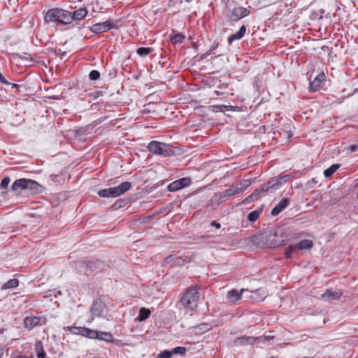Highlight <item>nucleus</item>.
Returning a JSON list of instances; mask_svg holds the SVG:
<instances>
[{
	"label": "nucleus",
	"instance_id": "nucleus-1",
	"mask_svg": "<svg viewBox=\"0 0 358 358\" xmlns=\"http://www.w3.org/2000/svg\"><path fill=\"white\" fill-rule=\"evenodd\" d=\"M45 22H59L63 24H69L72 22L71 13L58 8L50 9L44 17Z\"/></svg>",
	"mask_w": 358,
	"mask_h": 358
},
{
	"label": "nucleus",
	"instance_id": "nucleus-2",
	"mask_svg": "<svg viewBox=\"0 0 358 358\" xmlns=\"http://www.w3.org/2000/svg\"><path fill=\"white\" fill-rule=\"evenodd\" d=\"M199 299L198 289L195 287H191L183 294L181 303L187 309L194 310L197 307Z\"/></svg>",
	"mask_w": 358,
	"mask_h": 358
},
{
	"label": "nucleus",
	"instance_id": "nucleus-3",
	"mask_svg": "<svg viewBox=\"0 0 358 358\" xmlns=\"http://www.w3.org/2000/svg\"><path fill=\"white\" fill-rule=\"evenodd\" d=\"M131 187L130 182H124L117 187L99 190L98 195L103 198L117 197L129 190Z\"/></svg>",
	"mask_w": 358,
	"mask_h": 358
},
{
	"label": "nucleus",
	"instance_id": "nucleus-4",
	"mask_svg": "<svg viewBox=\"0 0 358 358\" xmlns=\"http://www.w3.org/2000/svg\"><path fill=\"white\" fill-rule=\"evenodd\" d=\"M241 192H243L242 186L238 187L232 185L229 189L222 192L215 194L210 201L211 202L212 204H216L217 206H218L221 203L227 201L229 197Z\"/></svg>",
	"mask_w": 358,
	"mask_h": 358
},
{
	"label": "nucleus",
	"instance_id": "nucleus-5",
	"mask_svg": "<svg viewBox=\"0 0 358 358\" xmlns=\"http://www.w3.org/2000/svg\"><path fill=\"white\" fill-rule=\"evenodd\" d=\"M148 149L152 154L162 156H168L172 153L170 145L156 141H151L148 145Z\"/></svg>",
	"mask_w": 358,
	"mask_h": 358
},
{
	"label": "nucleus",
	"instance_id": "nucleus-6",
	"mask_svg": "<svg viewBox=\"0 0 358 358\" xmlns=\"http://www.w3.org/2000/svg\"><path fill=\"white\" fill-rule=\"evenodd\" d=\"M250 13V10L245 7L236 6L234 8L231 13L228 14V17L231 22H236L248 15Z\"/></svg>",
	"mask_w": 358,
	"mask_h": 358
},
{
	"label": "nucleus",
	"instance_id": "nucleus-7",
	"mask_svg": "<svg viewBox=\"0 0 358 358\" xmlns=\"http://www.w3.org/2000/svg\"><path fill=\"white\" fill-rule=\"evenodd\" d=\"M101 264L100 262H80L76 264V269L80 274L89 275L95 271L96 264L100 265Z\"/></svg>",
	"mask_w": 358,
	"mask_h": 358
},
{
	"label": "nucleus",
	"instance_id": "nucleus-8",
	"mask_svg": "<svg viewBox=\"0 0 358 358\" xmlns=\"http://www.w3.org/2000/svg\"><path fill=\"white\" fill-rule=\"evenodd\" d=\"M268 191L266 184L261 185L259 188L256 189L250 195L247 196L244 200L242 201V204H248L252 201L257 200L263 194Z\"/></svg>",
	"mask_w": 358,
	"mask_h": 358
},
{
	"label": "nucleus",
	"instance_id": "nucleus-9",
	"mask_svg": "<svg viewBox=\"0 0 358 358\" xmlns=\"http://www.w3.org/2000/svg\"><path fill=\"white\" fill-rule=\"evenodd\" d=\"M115 27V24L112 20H106L103 22L94 24L91 27L90 30L94 34H101Z\"/></svg>",
	"mask_w": 358,
	"mask_h": 358
},
{
	"label": "nucleus",
	"instance_id": "nucleus-10",
	"mask_svg": "<svg viewBox=\"0 0 358 358\" xmlns=\"http://www.w3.org/2000/svg\"><path fill=\"white\" fill-rule=\"evenodd\" d=\"M190 183L191 179L189 178H182L171 182L168 186V189L170 192H176L183 187H187Z\"/></svg>",
	"mask_w": 358,
	"mask_h": 358
},
{
	"label": "nucleus",
	"instance_id": "nucleus-11",
	"mask_svg": "<svg viewBox=\"0 0 358 358\" xmlns=\"http://www.w3.org/2000/svg\"><path fill=\"white\" fill-rule=\"evenodd\" d=\"M73 333L80 334L89 338H99V331L92 330L86 327H73Z\"/></svg>",
	"mask_w": 358,
	"mask_h": 358
},
{
	"label": "nucleus",
	"instance_id": "nucleus-12",
	"mask_svg": "<svg viewBox=\"0 0 358 358\" xmlns=\"http://www.w3.org/2000/svg\"><path fill=\"white\" fill-rule=\"evenodd\" d=\"M289 179V175H285L280 178H274L267 183H265L268 190L272 189L273 190L278 189L280 187H281L283 184L287 182Z\"/></svg>",
	"mask_w": 358,
	"mask_h": 358
},
{
	"label": "nucleus",
	"instance_id": "nucleus-13",
	"mask_svg": "<svg viewBox=\"0 0 358 358\" xmlns=\"http://www.w3.org/2000/svg\"><path fill=\"white\" fill-rule=\"evenodd\" d=\"M326 80V76L324 73H320L310 83L309 89L312 91L318 90Z\"/></svg>",
	"mask_w": 358,
	"mask_h": 358
},
{
	"label": "nucleus",
	"instance_id": "nucleus-14",
	"mask_svg": "<svg viewBox=\"0 0 358 358\" xmlns=\"http://www.w3.org/2000/svg\"><path fill=\"white\" fill-rule=\"evenodd\" d=\"M291 203L289 198L282 199L271 210V215L273 216L280 214L284 209H285Z\"/></svg>",
	"mask_w": 358,
	"mask_h": 358
},
{
	"label": "nucleus",
	"instance_id": "nucleus-15",
	"mask_svg": "<svg viewBox=\"0 0 358 358\" xmlns=\"http://www.w3.org/2000/svg\"><path fill=\"white\" fill-rule=\"evenodd\" d=\"M342 295L340 290L327 289L324 293L321 295V298L326 301L339 299Z\"/></svg>",
	"mask_w": 358,
	"mask_h": 358
},
{
	"label": "nucleus",
	"instance_id": "nucleus-16",
	"mask_svg": "<svg viewBox=\"0 0 358 358\" xmlns=\"http://www.w3.org/2000/svg\"><path fill=\"white\" fill-rule=\"evenodd\" d=\"M41 317L36 316H27L24 320V327L29 330L32 329L36 326L40 325Z\"/></svg>",
	"mask_w": 358,
	"mask_h": 358
},
{
	"label": "nucleus",
	"instance_id": "nucleus-17",
	"mask_svg": "<svg viewBox=\"0 0 358 358\" xmlns=\"http://www.w3.org/2000/svg\"><path fill=\"white\" fill-rule=\"evenodd\" d=\"M246 291L245 289H242L240 292L236 289H231L227 293V299L232 303H236L241 298L243 292Z\"/></svg>",
	"mask_w": 358,
	"mask_h": 358
},
{
	"label": "nucleus",
	"instance_id": "nucleus-18",
	"mask_svg": "<svg viewBox=\"0 0 358 358\" xmlns=\"http://www.w3.org/2000/svg\"><path fill=\"white\" fill-rule=\"evenodd\" d=\"M256 341L255 337L252 336H243L237 338L234 340V345L236 346H241L245 345H252Z\"/></svg>",
	"mask_w": 358,
	"mask_h": 358
},
{
	"label": "nucleus",
	"instance_id": "nucleus-19",
	"mask_svg": "<svg viewBox=\"0 0 358 358\" xmlns=\"http://www.w3.org/2000/svg\"><path fill=\"white\" fill-rule=\"evenodd\" d=\"M245 32L246 27L245 25L241 26L237 32L233 34L228 38V43L231 44L233 41L242 38L245 34Z\"/></svg>",
	"mask_w": 358,
	"mask_h": 358
},
{
	"label": "nucleus",
	"instance_id": "nucleus-20",
	"mask_svg": "<svg viewBox=\"0 0 358 358\" xmlns=\"http://www.w3.org/2000/svg\"><path fill=\"white\" fill-rule=\"evenodd\" d=\"M28 179H18L16 180L12 185V189L13 191H18L21 189H27Z\"/></svg>",
	"mask_w": 358,
	"mask_h": 358
},
{
	"label": "nucleus",
	"instance_id": "nucleus-21",
	"mask_svg": "<svg viewBox=\"0 0 358 358\" xmlns=\"http://www.w3.org/2000/svg\"><path fill=\"white\" fill-rule=\"evenodd\" d=\"M87 14V10L85 8H80L76 10L73 13H71L72 21L81 20L84 19Z\"/></svg>",
	"mask_w": 358,
	"mask_h": 358
},
{
	"label": "nucleus",
	"instance_id": "nucleus-22",
	"mask_svg": "<svg viewBox=\"0 0 358 358\" xmlns=\"http://www.w3.org/2000/svg\"><path fill=\"white\" fill-rule=\"evenodd\" d=\"M299 250L310 249L313 243L312 241L304 239L296 244Z\"/></svg>",
	"mask_w": 358,
	"mask_h": 358
},
{
	"label": "nucleus",
	"instance_id": "nucleus-23",
	"mask_svg": "<svg viewBox=\"0 0 358 358\" xmlns=\"http://www.w3.org/2000/svg\"><path fill=\"white\" fill-rule=\"evenodd\" d=\"M298 247L296 245H289L285 252V255L286 258L289 259L292 257L294 255L298 253Z\"/></svg>",
	"mask_w": 358,
	"mask_h": 358
},
{
	"label": "nucleus",
	"instance_id": "nucleus-24",
	"mask_svg": "<svg viewBox=\"0 0 358 358\" xmlns=\"http://www.w3.org/2000/svg\"><path fill=\"white\" fill-rule=\"evenodd\" d=\"M151 314V312L149 309L145 308H141L139 310V314L138 316V320L139 321H143L148 319Z\"/></svg>",
	"mask_w": 358,
	"mask_h": 358
},
{
	"label": "nucleus",
	"instance_id": "nucleus-25",
	"mask_svg": "<svg viewBox=\"0 0 358 358\" xmlns=\"http://www.w3.org/2000/svg\"><path fill=\"white\" fill-rule=\"evenodd\" d=\"M97 338L107 343H112L113 341V335L109 332L99 331V336Z\"/></svg>",
	"mask_w": 358,
	"mask_h": 358
},
{
	"label": "nucleus",
	"instance_id": "nucleus-26",
	"mask_svg": "<svg viewBox=\"0 0 358 358\" xmlns=\"http://www.w3.org/2000/svg\"><path fill=\"white\" fill-rule=\"evenodd\" d=\"M27 189L33 190L34 192H38L41 186L36 181L28 179Z\"/></svg>",
	"mask_w": 358,
	"mask_h": 358
},
{
	"label": "nucleus",
	"instance_id": "nucleus-27",
	"mask_svg": "<svg viewBox=\"0 0 358 358\" xmlns=\"http://www.w3.org/2000/svg\"><path fill=\"white\" fill-rule=\"evenodd\" d=\"M19 281L17 279L13 278L4 283L1 287L2 289H7L17 287Z\"/></svg>",
	"mask_w": 358,
	"mask_h": 358
},
{
	"label": "nucleus",
	"instance_id": "nucleus-28",
	"mask_svg": "<svg viewBox=\"0 0 358 358\" xmlns=\"http://www.w3.org/2000/svg\"><path fill=\"white\" fill-rule=\"evenodd\" d=\"M339 167V164H332L330 167L324 171V176L326 178L330 177Z\"/></svg>",
	"mask_w": 358,
	"mask_h": 358
},
{
	"label": "nucleus",
	"instance_id": "nucleus-29",
	"mask_svg": "<svg viewBox=\"0 0 358 358\" xmlns=\"http://www.w3.org/2000/svg\"><path fill=\"white\" fill-rule=\"evenodd\" d=\"M152 49L151 48L141 47L137 49L136 52L140 57H146L152 52Z\"/></svg>",
	"mask_w": 358,
	"mask_h": 358
},
{
	"label": "nucleus",
	"instance_id": "nucleus-30",
	"mask_svg": "<svg viewBox=\"0 0 358 358\" xmlns=\"http://www.w3.org/2000/svg\"><path fill=\"white\" fill-rule=\"evenodd\" d=\"M279 134L284 138L289 139L292 136V133L290 129L287 130L281 129L279 131Z\"/></svg>",
	"mask_w": 358,
	"mask_h": 358
},
{
	"label": "nucleus",
	"instance_id": "nucleus-31",
	"mask_svg": "<svg viewBox=\"0 0 358 358\" xmlns=\"http://www.w3.org/2000/svg\"><path fill=\"white\" fill-rule=\"evenodd\" d=\"M185 39V36H182L180 34H175L173 36L171 37V41L172 43H181L183 42Z\"/></svg>",
	"mask_w": 358,
	"mask_h": 358
},
{
	"label": "nucleus",
	"instance_id": "nucleus-32",
	"mask_svg": "<svg viewBox=\"0 0 358 358\" xmlns=\"http://www.w3.org/2000/svg\"><path fill=\"white\" fill-rule=\"evenodd\" d=\"M172 355H173L172 352L165 350L161 352L158 355L157 358H171Z\"/></svg>",
	"mask_w": 358,
	"mask_h": 358
},
{
	"label": "nucleus",
	"instance_id": "nucleus-33",
	"mask_svg": "<svg viewBox=\"0 0 358 358\" xmlns=\"http://www.w3.org/2000/svg\"><path fill=\"white\" fill-rule=\"evenodd\" d=\"M171 352L173 354H180L181 355H183L186 352V348L184 347H176L174 348Z\"/></svg>",
	"mask_w": 358,
	"mask_h": 358
},
{
	"label": "nucleus",
	"instance_id": "nucleus-34",
	"mask_svg": "<svg viewBox=\"0 0 358 358\" xmlns=\"http://www.w3.org/2000/svg\"><path fill=\"white\" fill-rule=\"evenodd\" d=\"M89 78L92 80H96L100 78V73L96 70H93L90 73Z\"/></svg>",
	"mask_w": 358,
	"mask_h": 358
},
{
	"label": "nucleus",
	"instance_id": "nucleus-35",
	"mask_svg": "<svg viewBox=\"0 0 358 358\" xmlns=\"http://www.w3.org/2000/svg\"><path fill=\"white\" fill-rule=\"evenodd\" d=\"M259 212L254 210L249 213L248 218L250 221L255 222L257 220V218L259 217Z\"/></svg>",
	"mask_w": 358,
	"mask_h": 358
},
{
	"label": "nucleus",
	"instance_id": "nucleus-36",
	"mask_svg": "<svg viewBox=\"0 0 358 358\" xmlns=\"http://www.w3.org/2000/svg\"><path fill=\"white\" fill-rule=\"evenodd\" d=\"M35 351L37 353L43 352V345L41 341H36L34 345Z\"/></svg>",
	"mask_w": 358,
	"mask_h": 358
},
{
	"label": "nucleus",
	"instance_id": "nucleus-37",
	"mask_svg": "<svg viewBox=\"0 0 358 358\" xmlns=\"http://www.w3.org/2000/svg\"><path fill=\"white\" fill-rule=\"evenodd\" d=\"M10 181V180L9 178V177H8V176L4 177L3 178V180H1V182L0 184V188L1 189H6L8 187Z\"/></svg>",
	"mask_w": 358,
	"mask_h": 358
},
{
	"label": "nucleus",
	"instance_id": "nucleus-38",
	"mask_svg": "<svg viewBox=\"0 0 358 358\" xmlns=\"http://www.w3.org/2000/svg\"><path fill=\"white\" fill-rule=\"evenodd\" d=\"M174 265H176V266H183L185 264V259L180 257H175L174 258Z\"/></svg>",
	"mask_w": 358,
	"mask_h": 358
},
{
	"label": "nucleus",
	"instance_id": "nucleus-39",
	"mask_svg": "<svg viewBox=\"0 0 358 358\" xmlns=\"http://www.w3.org/2000/svg\"><path fill=\"white\" fill-rule=\"evenodd\" d=\"M198 328L200 330H202L203 331H206L209 330L210 327V325L208 324H202L199 325L198 327Z\"/></svg>",
	"mask_w": 358,
	"mask_h": 358
},
{
	"label": "nucleus",
	"instance_id": "nucleus-40",
	"mask_svg": "<svg viewBox=\"0 0 358 358\" xmlns=\"http://www.w3.org/2000/svg\"><path fill=\"white\" fill-rule=\"evenodd\" d=\"M248 183H249L248 180H243L239 184H237L235 186H238V187H241L242 186L243 187V191L247 187V186L248 185Z\"/></svg>",
	"mask_w": 358,
	"mask_h": 358
},
{
	"label": "nucleus",
	"instance_id": "nucleus-41",
	"mask_svg": "<svg viewBox=\"0 0 358 358\" xmlns=\"http://www.w3.org/2000/svg\"><path fill=\"white\" fill-rule=\"evenodd\" d=\"M0 82L5 85H10V83L8 82L2 75V73H0Z\"/></svg>",
	"mask_w": 358,
	"mask_h": 358
},
{
	"label": "nucleus",
	"instance_id": "nucleus-42",
	"mask_svg": "<svg viewBox=\"0 0 358 358\" xmlns=\"http://www.w3.org/2000/svg\"><path fill=\"white\" fill-rule=\"evenodd\" d=\"M268 244L271 248H275L278 245V243L276 241H273V239L271 242L268 243Z\"/></svg>",
	"mask_w": 358,
	"mask_h": 358
},
{
	"label": "nucleus",
	"instance_id": "nucleus-43",
	"mask_svg": "<svg viewBox=\"0 0 358 358\" xmlns=\"http://www.w3.org/2000/svg\"><path fill=\"white\" fill-rule=\"evenodd\" d=\"M357 149H358V145H350V148H349V150L352 152H355Z\"/></svg>",
	"mask_w": 358,
	"mask_h": 358
},
{
	"label": "nucleus",
	"instance_id": "nucleus-44",
	"mask_svg": "<svg viewBox=\"0 0 358 358\" xmlns=\"http://www.w3.org/2000/svg\"><path fill=\"white\" fill-rule=\"evenodd\" d=\"M37 358H45V352H41L36 354Z\"/></svg>",
	"mask_w": 358,
	"mask_h": 358
},
{
	"label": "nucleus",
	"instance_id": "nucleus-45",
	"mask_svg": "<svg viewBox=\"0 0 358 358\" xmlns=\"http://www.w3.org/2000/svg\"><path fill=\"white\" fill-rule=\"evenodd\" d=\"M211 226L215 227H216L217 229H220V227H221V226H220V223H218V222H215V221L212 222V223H211Z\"/></svg>",
	"mask_w": 358,
	"mask_h": 358
},
{
	"label": "nucleus",
	"instance_id": "nucleus-46",
	"mask_svg": "<svg viewBox=\"0 0 358 358\" xmlns=\"http://www.w3.org/2000/svg\"><path fill=\"white\" fill-rule=\"evenodd\" d=\"M275 236H276L275 234H270L268 235V241L270 238H274Z\"/></svg>",
	"mask_w": 358,
	"mask_h": 358
},
{
	"label": "nucleus",
	"instance_id": "nucleus-47",
	"mask_svg": "<svg viewBox=\"0 0 358 358\" xmlns=\"http://www.w3.org/2000/svg\"><path fill=\"white\" fill-rule=\"evenodd\" d=\"M9 85H11L13 88H17L19 87L18 85L15 84V83H11Z\"/></svg>",
	"mask_w": 358,
	"mask_h": 358
},
{
	"label": "nucleus",
	"instance_id": "nucleus-48",
	"mask_svg": "<svg viewBox=\"0 0 358 358\" xmlns=\"http://www.w3.org/2000/svg\"><path fill=\"white\" fill-rule=\"evenodd\" d=\"M3 355V350L0 348V358H2Z\"/></svg>",
	"mask_w": 358,
	"mask_h": 358
},
{
	"label": "nucleus",
	"instance_id": "nucleus-49",
	"mask_svg": "<svg viewBox=\"0 0 358 358\" xmlns=\"http://www.w3.org/2000/svg\"><path fill=\"white\" fill-rule=\"evenodd\" d=\"M215 93L216 94H217V95L219 94V92H218V91H215Z\"/></svg>",
	"mask_w": 358,
	"mask_h": 358
},
{
	"label": "nucleus",
	"instance_id": "nucleus-50",
	"mask_svg": "<svg viewBox=\"0 0 358 358\" xmlns=\"http://www.w3.org/2000/svg\"><path fill=\"white\" fill-rule=\"evenodd\" d=\"M3 329H0V334H2V333H3Z\"/></svg>",
	"mask_w": 358,
	"mask_h": 358
},
{
	"label": "nucleus",
	"instance_id": "nucleus-51",
	"mask_svg": "<svg viewBox=\"0 0 358 358\" xmlns=\"http://www.w3.org/2000/svg\"><path fill=\"white\" fill-rule=\"evenodd\" d=\"M17 358H24V357H23L22 356H19Z\"/></svg>",
	"mask_w": 358,
	"mask_h": 358
},
{
	"label": "nucleus",
	"instance_id": "nucleus-52",
	"mask_svg": "<svg viewBox=\"0 0 358 358\" xmlns=\"http://www.w3.org/2000/svg\"><path fill=\"white\" fill-rule=\"evenodd\" d=\"M172 257H169L168 259H171Z\"/></svg>",
	"mask_w": 358,
	"mask_h": 358
},
{
	"label": "nucleus",
	"instance_id": "nucleus-53",
	"mask_svg": "<svg viewBox=\"0 0 358 358\" xmlns=\"http://www.w3.org/2000/svg\"><path fill=\"white\" fill-rule=\"evenodd\" d=\"M357 199H358V192H357Z\"/></svg>",
	"mask_w": 358,
	"mask_h": 358
}]
</instances>
